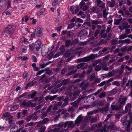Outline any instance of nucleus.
I'll return each mask as SVG.
<instances>
[{"instance_id":"1","label":"nucleus","mask_w":132,"mask_h":132,"mask_svg":"<svg viewBox=\"0 0 132 132\" xmlns=\"http://www.w3.org/2000/svg\"><path fill=\"white\" fill-rule=\"evenodd\" d=\"M127 99V98L126 96L122 95H121L118 100V104L119 106L121 108L123 107Z\"/></svg>"},{"instance_id":"2","label":"nucleus","mask_w":132,"mask_h":132,"mask_svg":"<svg viewBox=\"0 0 132 132\" xmlns=\"http://www.w3.org/2000/svg\"><path fill=\"white\" fill-rule=\"evenodd\" d=\"M15 29V27L12 25L8 26L4 29L5 32L9 34H12L14 32Z\"/></svg>"},{"instance_id":"3","label":"nucleus","mask_w":132,"mask_h":132,"mask_svg":"<svg viewBox=\"0 0 132 132\" xmlns=\"http://www.w3.org/2000/svg\"><path fill=\"white\" fill-rule=\"evenodd\" d=\"M94 58V56L93 55L84 57L82 58H80L77 60L78 62H87L93 60Z\"/></svg>"},{"instance_id":"4","label":"nucleus","mask_w":132,"mask_h":132,"mask_svg":"<svg viewBox=\"0 0 132 132\" xmlns=\"http://www.w3.org/2000/svg\"><path fill=\"white\" fill-rule=\"evenodd\" d=\"M87 34L88 32L86 30H83L78 33V36H79L81 39H83L86 38Z\"/></svg>"},{"instance_id":"5","label":"nucleus","mask_w":132,"mask_h":132,"mask_svg":"<svg viewBox=\"0 0 132 132\" xmlns=\"http://www.w3.org/2000/svg\"><path fill=\"white\" fill-rule=\"evenodd\" d=\"M95 2L97 4V6L101 9L102 10L105 8V4L102 1L100 0H95Z\"/></svg>"},{"instance_id":"6","label":"nucleus","mask_w":132,"mask_h":132,"mask_svg":"<svg viewBox=\"0 0 132 132\" xmlns=\"http://www.w3.org/2000/svg\"><path fill=\"white\" fill-rule=\"evenodd\" d=\"M116 71L113 70L112 71L109 72L108 74H102V76L103 78H109L114 76L116 74Z\"/></svg>"},{"instance_id":"7","label":"nucleus","mask_w":132,"mask_h":132,"mask_svg":"<svg viewBox=\"0 0 132 132\" xmlns=\"http://www.w3.org/2000/svg\"><path fill=\"white\" fill-rule=\"evenodd\" d=\"M131 108V104L130 103H128L125 107V110L122 111V114H125L127 113L128 111L129 112V111H131L130 110Z\"/></svg>"},{"instance_id":"8","label":"nucleus","mask_w":132,"mask_h":132,"mask_svg":"<svg viewBox=\"0 0 132 132\" xmlns=\"http://www.w3.org/2000/svg\"><path fill=\"white\" fill-rule=\"evenodd\" d=\"M41 45V42L40 40H38L34 44V47L36 51H38L40 49V47Z\"/></svg>"},{"instance_id":"9","label":"nucleus","mask_w":132,"mask_h":132,"mask_svg":"<svg viewBox=\"0 0 132 132\" xmlns=\"http://www.w3.org/2000/svg\"><path fill=\"white\" fill-rule=\"evenodd\" d=\"M43 30V29L42 28H37L35 29V31L37 36L39 37L42 36L43 34L42 32Z\"/></svg>"},{"instance_id":"10","label":"nucleus","mask_w":132,"mask_h":132,"mask_svg":"<svg viewBox=\"0 0 132 132\" xmlns=\"http://www.w3.org/2000/svg\"><path fill=\"white\" fill-rule=\"evenodd\" d=\"M83 117L81 114L79 115L75 121V124L77 125L79 124L83 119Z\"/></svg>"},{"instance_id":"11","label":"nucleus","mask_w":132,"mask_h":132,"mask_svg":"<svg viewBox=\"0 0 132 132\" xmlns=\"http://www.w3.org/2000/svg\"><path fill=\"white\" fill-rule=\"evenodd\" d=\"M49 120V119L47 118H45L42 121H40L37 123V127H39L41 124H45Z\"/></svg>"},{"instance_id":"12","label":"nucleus","mask_w":132,"mask_h":132,"mask_svg":"<svg viewBox=\"0 0 132 132\" xmlns=\"http://www.w3.org/2000/svg\"><path fill=\"white\" fill-rule=\"evenodd\" d=\"M127 115H126L124 116L123 118H121V121L123 125H127V123H128V121H127Z\"/></svg>"},{"instance_id":"13","label":"nucleus","mask_w":132,"mask_h":132,"mask_svg":"<svg viewBox=\"0 0 132 132\" xmlns=\"http://www.w3.org/2000/svg\"><path fill=\"white\" fill-rule=\"evenodd\" d=\"M68 127L70 128L71 129H72L75 126V123L72 121H68Z\"/></svg>"},{"instance_id":"14","label":"nucleus","mask_w":132,"mask_h":132,"mask_svg":"<svg viewBox=\"0 0 132 132\" xmlns=\"http://www.w3.org/2000/svg\"><path fill=\"white\" fill-rule=\"evenodd\" d=\"M80 91L79 90H78L75 91L73 95V97H72V100H75L77 96H78L80 93Z\"/></svg>"},{"instance_id":"15","label":"nucleus","mask_w":132,"mask_h":132,"mask_svg":"<svg viewBox=\"0 0 132 132\" xmlns=\"http://www.w3.org/2000/svg\"><path fill=\"white\" fill-rule=\"evenodd\" d=\"M111 108L112 110H119L121 108L118 105L117 106L116 105H111Z\"/></svg>"},{"instance_id":"16","label":"nucleus","mask_w":132,"mask_h":132,"mask_svg":"<svg viewBox=\"0 0 132 132\" xmlns=\"http://www.w3.org/2000/svg\"><path fill=\"white\" fill-rule=\"evenodd\" d=\"M117 89L116 88H114L111 91L108 92V95L111 96L113 95L116 93L117 92Z\"/></svg>"},{"instance_id":"17","label":"nucleus","mask_w":132,"mask_h":132,"mask_svg":"<svg viewBox=\"0 0 132 132\" xmlns=\"http://www.w3.org/2000/svg\"><path fill=\"white\" fill-rule=\"evenodd\" d=\"M47 80V79L46 77V75L45 74L43 75L42 76L41 78L39 80L41 82L44 81L45 82H46Z\"/></svg>"},{"instance_id":"18","label":"nucleus","mask_w":132,"mask_h":132,"mask_svg":"<svg viewBox=\"0 0 132 132\" xmlns=\"http://www.w3.org/2000/svg\"><path fill=\"white\" fill-rule=\"evenodd\" d=\"M61 1L62 0H54L52 2V5L54 6L58 5Z\"/></svg>"},{"instance_id":"19","label":"nucleus","mask_w":132,"mask_h":132,"mask_svg":"<svg viewBox=\"0 0 132 132\" xmlns=\"http://www.w3.org/2000/svg\"><path fill=\"white\" fill-rule=\"evenodd\" d=\"M81 48H82L81 47H80L78 48L74 49V53L76 54L78 52L79 53L78 56H79L80 55V54L82 52V51H79V50Z\"/></svg>"},{"instance_id":"20","label":"nucleus","mask_w":132,"mask_h":132,"mask_svg":"<svg viewBox=\"0 0 132 132\" xmlns=\"http://www.w3.org/2000/svg\"><path fill=\"white\" fill-rule=\"evenodd\" d=\"M105 30H102L100 33L101 37L102 38H105L107 36L106 33H105Z\"/></svg>"},{"instance_id":"21","label":"nucleus","mask_w":132,"mask_h":132,"mask_svg":"<svg viewBox=\"0 0 132 132\" xmlns=\"http://www.w3.org/2000/svg\"><path fill=\"white\" fill-rule=\"evenodd\" d=\"M27 92H26L25 93H24L23 94H22L21 95H20L17 98L18 99L19 98H21L24 97V98H27L28 97H29V95H27Z\"/></svg>"},{"instance_id":"22","label":"nucleus","mask_w":132,"mask_h":132,"mask_svg":"<svg viewBox=\"0 0 132 132\" xmlns=\"http://www.w3.org/2000/svg\"><path fill=\"white\" fill-rule=\"evenodd\" d=\"M128 114L129 115V119L128 122L129 123H131L132 122V111L128 112Z\"/></svg>"},{"instance_id":"23","label":"nucleus","mask_w":132,"mask_h":132,"mask_svg":"<svg viewBox=\"0 0 132 132\" xmlns=\"http://www.w3.org/2000/svg\"><path fill=\"white\" fill-rule=\"evenodd\" d=\"M60 129L59 128L56 127L53 129H51L48 130L47 132H58Z\"/></svg>"},{"instance_id":"24","label":"nucleus","mask_w":132,"mask_h":132,"mask_svg":"<svg viewBox=\"0 0 132 132\" xmlns=\"http://www.w3.org/2000/svg\"><path fill=\"white\" fill-rule=\"evenodd\" d=\"M91 118V116H88L86 117L84 119L83 121L85 122H88L89 121H90V120Z\"/></svg>"},{"instance_id":"25","label":"nucleus","mask_w":132,"mask_h":132,"mask_svg":"<svg viewBox=\"0 0 132 132\" xmlns=\"http://www.w3.org/2000/svg\"><path fill=\"white\" fill-rule=\"evenodd\" d=\"M18 108V106L17 105H15L12 106L10 109V110L11 111H13L17 110Z\"/></svg>"},{"instance_id":"26","label":"nucleus","mask_w":132,"mask_h":132,"mask_svg":"<svg viewBox=\"0 0 132 132\" xmlns=\"http://www.w3.org/2000/svg\"><path fill=\"white\" fill-rule=\"evenodd\" d=\"M98 96L100 98H104L106 96L105 93L104 92H102L101 93L98 95Z\"/></svg>"},{"instance_id":"27","label":"nucleus","mask_w":132,"mask_h":132,"mask_svg":"<svg viewBox=\"0 0 132 132\" xmlns=\"http://www.w3.org/2000/svg\"><path fill=\"white\" fill-rule=\"evenodd\" d=\"M6 2L5 0H2L0 3V5L2 7H5L6 5Z\"/></svg>"},{"instance_id":"28","label":"nucleus","mask_w":132,"mask_h":132,"mask_svg":"<svg viewBox=\"0 0 132 132\" xmlns=\"http://www.w3.org/2000/svg\"><path fill=\"white\" fill-rule=\"evenodd\" d=\"M79 102H78L77 101V100L74 102H71L70 103V104L71 105H72L73 106L75 107H77L78 106V103Z\"/></svg>"},{"instance_id":"29","label":"nucleus","mask_w":132,"mask_h":132,"mask_svg":"<svg viewBox=\"0 0 132 132\" xmlns=\"http://www.w3.org/2000/svg\"><path fill=\"white\" fill-rule=\"evenodd\" d=\"M63 126V123H60L57 125H54V127L59 128V129L61 128Z\"/></svg>"},{"instance_id":"30","label":"nucleus","mask_w":132,"mask_h":132,"mask_svg":"<svg viewBox=\"0 0 132 132\" xmlns=\"http://www.w3.org/2000/svg\"><path fill=\"white\" fill-rule=\"evenodd\" d=\"M84 12L81 11H80L77 14L78 15H80L81 18H85V15L84 14Z\"/></svg>"},{"instance_id":"31","label":"nucleus","mask_w":132,"mask_h":132,"mask_svg":"<svg viewBox=\"0 0 132 132\" xmlns=\"http://www.w3.org/2000/svg\"><path fill=\"white\" fill-rule=\"evenodd\" d=\"M127 37V35L126 34H124L120 35L119 36V39H122L126 38Z\"/></svg>"},{"instance_id":"32","label":"nucleus","mask_w":132,"mask_h":132,"mask_svg":"<svg viewBox=\"0 0 132 132\" xmlns=\"http://www.w3.org/2000/svg\"><path fill=\"white\" fill-rule=\"evenodd\" d=\"M123 40V44L126 43L128 44L131 43V42L130 40L129 39H127Z\"/></svg>"},{"instance_id":"33","label":"nucleus","mask_w":132,"mask_h":132,"mask_svg":"<svg viewBox=\"0 0 132 132\" xmlns=\"http://www.w3.org/2000/svg\"><path fill=\"white\" fill-rule=\"evenodd\" d=\"M87 1H88V0H82L81 2L80 3L79 5L80 9H81L83 6L85 4V3L83 1L86 2Z\"/></svg>"},{"instance_id":"34","label":"nucleus","mask_w":132,"mask_h":132,"mask_svg":"<svg viewBox=\"0 0 132 132\" xmlns=\"http://www.w3.org/2000/svg\"><path fill=\"white\" fill-rule=\"evenodd\" d=\"M33 114H31L30 116H28L27 117L26 119V121L27 122L29 121L32 119V118L33 117Z\"/></svg>"},{"instance_id":"35","label":"nucleus","mask_w":132,"mask_h":132,"mask_svg":"<svg viewBox=\"0 0 132 132\" xmlns=\"http://www.w3.org/2000/svg\"><path fill=\"white\" fill-rule=\"evenodd\" d=\"M122 18H121V19H116L114 21V24H115L118 25L119 24L120 22L122 20Z\"/></svg>"},{"instance_id":"36","label":"nucleus","mask_w":132,"mask_h":132,"mask_svg":"<svg viewBox=\"0 0 132 132\" xmlns=\"http://www.w3.org/2000/svg\"><path fill=\"white\" fill-rule=\"evenodd\" d=\"M95 76L94 73H93L91 76H90L89 77V81H92L94 80H95Z\"/></svg>"},{"instance_id":"37","label":"nucleus","mask_w":132,"mask_h":132,"mask_svg":"<svg viewBox=\"0 0 132 132\" xmlns=\"http://www.w3.org/2000/svg\"><path fill=\"white\" fill-rule=\"evenodd\" d=\"M22 104L26 107H29V101L27 102L23 101L22 103Z\"/></svg>"},{"instance_id":"38","label":"nucleus","mask_w":132,"mask_h":132,"mask_svg":"<svg viewBox=\"0 0 132 132\" xmlns=\"http://www.w3.org/2000/svg\"><path fill=\"white\" fill-rule=\"evenodd\" d=\"M111 43L112 45H116L118 44V42L117 40L112 39L111 41Z\"/></svg>"},{"instance_id":"39","label":"nucleus","mask_w":132,"mask_h":132,"mask_svg":"<svg viewBox=\"0 0 132 132\" xmlns=\"http://www.w3.org/2000/svg\"><path fill=\"white\" fill-rule=\"evenodd\" d=\"M29 107H34L36 105V103H33L31 102L30 101H29Z\"/></svg>"},{"instance_id":"40","label":"nucleus","mask_w":132,"mask_h":132,"mask_svg":"<svg viewBox=\"0 0 132 132\" xmlns=\"http://www.w3.org/2000/svg\"><path fill=\"white\" fill-rule=\"evenodd\" d=\"M69 81L68 79H65L62 80L61 83L63 85H64L68 83Z\"/></svg>"},{"instance_id":"41","label":"nucleus","mask_w":132,"mask_h":132,"mask_svg":"<svg viewBox=\"0 0 132 132\" xmlns=\"http://www.w3.org/2000/svg\"><path fill=\"white\" fill-rule=\"evenodd\" d=\"M29 49L31 51H33L34 49V43H33L31 44H29Z\"/></svg>"},{"instance_id":"42","label":"nucleus","mask_w":132,"mask_h":132,"mask_svg":"<svg viewBox=\"0 0 132 132\" xmlns=\"http://www.w3.org/2000/svg\"><path fill=\"white\" fill-rule=\"evenodd\" d=\"M71 42V40L69 39L66 41L65 44V46L67 47H68L70 45V44Z\"/></svg>"},{"instance_id":"43","label":"nucleus","mask_w":132,"mask_h":132,"mask_svg":"<svg viewBox=\"0 0 132 132\" xmlns=\"http://www.w3.org/2000/svg\"><path fill=\"white\" fill-rule=\"evenodd\" d=\"M97 120V118L96 117L94 118H92L91 117V118L90 120V122L91 123L95 122Z\"/></svg>"},{"instance_id":"44","label":"nucleus","mask_w":132,"mask_h":132,"mask_svg":"<svg viewBox=\"0 0 132 132\" xmlns=\"http://www.w3.org/2000/svg\"><path fill=\"white\" fill-rule=\"evenodd\" d=\"M85 63H81L77 65V68L78 69H79L81 68L84 65Z\"/></svg>"},{"instance_id":"45","label":"nucleus","mask_w":132,"mask_h":132,"mask_svg":"<svg viewBox=\"0 0 132 132\" xmlns=\"http://www.w3.org/2000/svg\"><path fill=\"white\" fill-rule=\"evenodd\" d=\"M114 127V124L113 122H111L110 125L109 126L107 127V128L108 129L110 128L111 130H112L113 129Z\"/></svg>"},{"instance_id":"46","label":"nucleus","mask_w":132,"mask_h":132,"mask_svg":"<svg viewBox=\"0 0 132 132\" xmlns=\"http://www.w3.org/2000/svg\"><path fill=\"white\" fill-rule=\"evenodd\" d=\"M75 26L74 23H71L69 24L67 27V29H70L72 28Z\"/></svg>"},{"instance_id":"47","label":"nucleus","mask_w":132,"mask_h":132,"mask_svg":"<svg viewBox=\"0 0 132 132\" xmlns=\"http://www.w3.org/2000/svg\"><path fill=\"white\" fill-rule=\"evenodd\" d=\"M101 68L102 67L101 66L97 65L95 67V70L97 71L100 70Z\"/></svg>"},{"instance_id":"48","label":"nucleus","mask_w":132,"mask_h":132,"mask_svg":"<svg viewBox=\"0 0 132 132\" xmlns=\"http://www.w3.org/2000/svg\"><path fill=\"white\" fill-rule=\"evenodd\" d=\"M103 16L105 18H106V16L107 15L108 13V12H106V9H105L103 11Z\"/></svg>"},{"instance_id":"49","label":"nucleus","mask_w":132,"mask_h":132,"mask_svg":"<svg viewBox=\"0 0 132 132\" xmlns=\"http://www.w3.org/2000/svg\"><path fill=\"white\" fill-rule=\"evenodd\" d=\"M26 39L24 38H21L20 39V41L22 42H24V43L26 44H29V43L28 42L26 41L25 40Z\"/></svg>"},{"instance_id":"50","label":"nucleus","mask_w":132,"mask_h":132,"mask_svg":"<svg viewBox=\"0 0 132 132\" xmlns=\"http://www.w3.org/2000/svg\"><path fill=\"white\" fill-rule=\"evenodd\" d=\"M108 111V109L107 107H105L102 109V112L103 113L104 112H106Z\"/></svg>"},{"instance_id":"51","label":"nucleus","mask_w":132,"mask_h":132,"mask_svg":"<svg viewBox=\"0 0 132 132\" xmlns=\"http://www.w3.org/2000/svg\"><path fill=\"white\" fill-rule=\"evenodd\" d=\"M46 128V127L45 126L42 127L39 129V131L40 132H44Z\"/></svg>"},{"instance_id":"52","label":"nucleus","mask_w":132,"mask_h":132,"mask_svg":"<svg viewBox=\"0 0 132 132\" xmlns=\"http://www.w3.org/2000/svg\"><path fill=\"white\" fill-rule=\"evenodd\" d=\"M85 97L84 95H82L81 97H79L78 99L77 100V101L78 102H79L80 100L84 98Z\"/></svg>"},{"instance_id":"53","label":"nucleus","mask_w":132,"mask_h":132,"mask_svg":"<svg viewBox=\"0 0 132 132\" xmlns=\"http://www.w3.org/2000/svg\"><path fill=\"white\" fill-rule=\"evenodd\" d=\"M18 127L17 126H14L12 127V128L11 130V132H16V131L14 130V129H18Z\"/></svg>"},{"instance_id":"54","label":"nucleus","mask_w":132,"mask_h":132,"mask_svg":"<svg viewBox=\"0 0 132 132\" xmlns=\"http://www.w3.org/2000/svg\"><path fill=\"white\" fill-rule=\"evenodd\" d=\"M34 123L33 122H31L30 123H27L25 126L26 127L32 126L34 125Z\"/></svg>"},{"instance_id":"55","label":"nucleus","mask_w":132,"mask_h":132,"mask_svg":"<svg viewBox=\"0 0 132 132\" xmlns=\"http://www.w3.org/2000/svg\"><path fill=\"white\" fill-rule=\"evenodd\" d=\"M123 24L124 25L123 27V28L124 29L128 28L130 27V26L127 22H125Z\"/></svg>"},{"instance_id":"56","label":"nucleus","mask_w":132,"mask_h":132,"mask_svg":"<svg viewBox=\"0 0 132 132\" xmlns=\"http://www.w3.org/2000/svg\"><path fill=\"white\" fill-rule=\"evenodd\" d=\"M113 85H116L117 86H119L120 85V83L118 81H114L113 82Z\"/></svg>"},{"instance_id":"57","label":"nucleus","mask_w":132,"mask_h":132,"mask_svg":"<svg viewBox=\"0 0 132 132\" xmlns=\"http://www.w3.org/2000/svg\"><path fill=\"white\" fill-rule=\"evenodd\" d=\"M101 79L100 78H95V80H94V81L96 83H99L101 81Z\"/></svg>"},{"instance_id":"58","label":"nucleus","mask_w":132,"mask_h":132,"mask_svg":"<svg viewBox=\"0 0 132 132\" xmlns=\"http://www.w3.org/2000/svg\"><path fill=\"white\" fill-rule=\"evenodd\" d=\"M127 48V46H124L121 48V51L122 52H125L126 51Z\"/></svg>"},{"instance_id":"59","label":"nucleus","mask_w":132,"mask_h":132,"mask_svg":"<svg viewBox=\"0 0 132 132\" xmlns=\"http://www.w3.org/2000/svg\"><path fill=\"white\" fill-rule=\"evenodd\" d=\"M53 54L52 52L51 53L48 55V57L49 59H51L53 56Z\"/></svg>"},{"instance_id":"60","label":"nucleus","mask_w":132,"mask_h":132,"mask_svg":"<svg viewBox=\"0 0 132 132\" xmlns=\"http://www.w3.org/2000/svg\"><path fill=\"white\" fill-rule=\"evenodd\" d=\"M101 89H99L96 92L93 94V95L95 96H96L99 94L101 92Z\"/></svg>"},{"instance_id":"61","label":"nucleus","mask_w":132,"mask_h":132,"mask_svg":"<svg viewBox=\"0 0 132 132\" xmlns=\"http://www.w3.org/2000/svg\"><path fill=\"white\" fill-rule=\"evenodd\" d=\"M32 59L33 61L34 62H37V59L35 56L33 55L32 56Z\"/></svg>"},{"instance_id":"62","label":"nucleus","mask_w":132,"mask_h":132,"mask_svg":"<svg viewBox=\"0 0 132 132\" xmlns=\"http://www.w3.org/2000/svg\"><path fill=\"white\" fill-rule=\"evenodd\" d=\"M67 69L66 68H64L61 71V74L62 75H63L67 71Z\"/></svg>"},{"instance_id":"63","label":"nucleus","mask_w":132,"mask_h":132,"mask_svg":"<svg viewBox=\"0 0 132 132\" xmlns=\"http://www.w3.org/2000/svg\"><path fill=\"white\" fill-rule=\"evenodd\" d=\"M46 9H42L40 13V15H44V13L46 11Z\"/></svg>"},{"instance_id":"64","label":"nucleus","mask_w":132,"mask_h":132,"mask_svg":"<svg viewBox=\"0 0 132 132\" xmlns=\"http://www.w3.org/2000/svg\"><path fill=\"white\" fill-rule=\"evenodd\" d=\"M68 111H71L72 112H73L74 109L73 106H71L68 109Z\"/></svg>"}]
</instances>
